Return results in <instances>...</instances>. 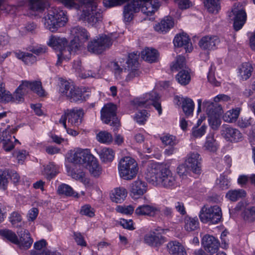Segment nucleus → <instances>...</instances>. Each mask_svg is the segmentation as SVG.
<instances>
[{
    "label": "nucleus",
    "instance_id": "obj_14",
    "mask_svg": "<svg viewBox=\"0 0 255 255\" xmlns=\"http://www.w3.org/2000/svg\"><path fill=\"white\" fill-rule=\"evenodd\" d=\"M201 161L200 155L196 152H192L187 154L185 163L190 171L199 174L201 170Z\"/></svg>",
    "mask_w": 255,
    "mask_h": 255
},
{
    "label": "nucleus",
    "instance_id": "obj_44",
    "mask_svg": "<svg viewBox=\"0 0 255 255\" xmlns=\"http://www.w3.org/2000/svg\"><path fill=\"white\" fill-rule=\"evenodd\" d=\"M16 57L21 59L26 64L29 65L34 63L36 60V58L31 53L18 52L16 53Z\"/></svg>",
    "mask_w": 255,
    "mask_h": 255
},
{
    "label": "nucleus",
    "instance_id": "obj_22",
    "mask_svg": "<svg viewBox=\"0 0 255 255\" xmlns=\"http://www.w3.org/2000/svg\"><path fill=\"white\" fill-rule=\"evenodd\" d=\"M145 243L153 247H158L165 242L164 238L161 234L151 232L146 234L144 237Z\"/></svg>",
    "mask_w": 255,
    "mask_h": 255
},
{
    "label": "nucleus",
    "instance_id": "obj_50",
    "mask_svg": "<svg viewBox=\"0 0 255 255\" xmlns=\"http://www.w3.org/2000/svg\"><path fill=\"white\" fill-rule=\"evenodd\" d=\"M12 99V95L5 90L4 84L0 81V102H9Z\"/></svg>",
    "mask_w": 255,
    "mask_h": 255
},
{
    "label": "nucleus",
    "instance_id": "obj_18",
    "mask_svg": "<svg viewBox=\"0 0 255 255\" xmlns=\"http://www.w3.org/2000/svg\"><path fill=\"white\" fill-rule=\"evenodd\" d=\"M222 136L227 140L238 142L242 137V133L239 130L227 125H223L221 130Z\"/></svg>",
    "mask_w": 255,
    "mask_h": 255
},
{
    "label": "nucleus",
    "instance_id": "obj_30",
    "mask_svg": "<svg viewBox=\"0 0 255 255\" xmlns=\"http://www.w3.org/2000/svg\"><path fill=\"white\" fill-rule=\"evenodd\" d=\"M29 13L30 15L36 16L37 12L42 11L45 7L44 0H29L28 1Z\"/></svg>",
    "mask_w": 255,
    "mask_h": 255
},
{
    "label": "nucleus",
    "instance_id": "obj_31",
    "mask_svg": "<svg viewBox=\"0 0 255 255\" xmlns=\"http://www.w3.org/2000/svg\"><path fill=\"white\" fill-rule=\"evenodd\" d=\"M253 70V65L251 63L244 62L238 67L239 76L243 80H247L251 76Z\"/></svg>",
    "mask_w": 255,
    "mask_h": 255
},
{
    "label": "nucleus",
    "instance_id": "obj_39",
    "mask_svg": "<svg viewBox=\"0 0 255 255\" xmlns=\"http://www.w3.org/2000/svg\"><path fill=\"white\" fill-rule=\"evenodd\" d=\"M218 145L214 138V134L209 133L206 137V141L203 146L205 150L210 152H215L218 149Z\"/></svg>",
    "mask_w": 255,
    "mask_h": 255
},
{
    "label": "nucleus",
    "instance_id": "obj_29",
    "mask_svg": "<svg viewBox=\"0 0 255 255\" xmlns=\"http://www.w3.org/2000/svg\"><path fill=\"white\" fill-rule=\"evenodd\" d=\"M84 112L82 109H73L68 111L67 117L68 118V122L72 125H78L82 122L84 116Z\"/></svg>",
    "mask_w": 255,
    "mask_h": 255
},
{
    "label": "nucleus",
    "instance_id": "obj_35",
    "mask_svg": "<svg viewBox=\"0 0 255 255\" xmlns=\"http://www.w3.org/2000/svg\"><path fill=\"white\" fill-rule=\"evenodd\" d=\"M141 56L145 61L152 63L156 61L158 53L154 49L145 48L141 51Z\"/></svg>",
    "mask_w": 255,
    "mask_h": 255
},
{
    "label": "nucleus",
    "instance_id": "obj_21",
    "mask_svg": "<svg viewBox=\"0 0 255 255\" xmlns=\"http://www.w3.org/2000/svg\"><path fill=\"white\" fill-rule=\"evenodd\" d=\"M173 43L175 46L183 47L186 52H190L193 49L190 39L185 33L177 34L174 37Z\"/></svg>",
    "mask_w": 255,
    "mask_h": 255
},
{
    "label": "nucleus",
    "instance_id": "obj_4",
    "mask_svg": "<svg viewBox=\"0 0 255 255\" xmlns=\"http://www.w3.org/2000/svg\"><path fill=\"white\" fill-rule=\"evenodd\" d=\"M118 170L121 177L125 180H131L135 178L137 174V163L130 157H124L119 162Z\"/></svg>",
    "mask_w": 255,
    "mask_h": 255
},
{
    "label": "nucleus",
    "instance_id": "obj_33",
    "mask_svg": "<svg viewBox=\"0 0 255 255\" xmlns=\"http://www.w3.org/2000/svg\"><path fill=\"white\" fill-rule=\"evenodd\" d=\"M167 248L169 254L172 255H186L185 248L179 242H170L168 243Z\"/></svg>",
    "mask_w": 255,
    "mask_h": 255
},
{
    "label": "nucleus",
    "instance_id": "obj_41",
    "mask_svg": "<svg viewBox=\"0 0 255 255\" xmlns=\"http://www.w3.org/2000/svg\"><path fill=\"white\" fill-rule=\"evenodd\" d=\"M246 192L243 189L230 190L226 193V197L230 201L235 202L245 197Z\"/></svg>",
    "mask_w": 255,
    "mask_h": 255
},
{
    "label": "nucleus",
    "instance_id": "obj_40",
    "mask_svg": "<svg viewBox=\"0 0 255 255\" xmlns=\"http://www.w3.org/2000/svg\"><path fill=\"white\" fill-rule=\"evenodd\" d=\"M176 80L181 85L188 84L191 80V75L188 69L180 70L176 75Z\"/></svg>",
    "mask_w": 255,
    "mask_h": 255
},
{
    "label": "nucleus",
    "instance_id": "obj_37",
    "mask_svg": "<svg viewBox=\"0 0 255 255\" xmlns=\"http://www.w3.org/2000/svg\"><path fill=\"white\" fill-rule=\"evenodd\" d=\"M184 229L188 232L199 229V222L198 219L196 217H186L184 219Z\"/></svg>",
    "mask_w": 255,
    "mask_h": 255
},
{
    "label": "nucleus",
    "instance_id": "obj_3",
    "mask_svg": "<svg viewBox=\"0 0 255 255\" xmlns=\"http://www.w3.org/2000/svg\"><path fill=\"white\" fill-rule=\"evenodd\" d=\"M203 105L204 110L208 116L209 126L214 130L218 129L222 123L220 117L223 113L222 107L208 100H205L203 102Z\"/></svg>",
    "mask_w": 255,
    "mask_h": 255
},
{
    "label": "nucleus",
    "instance_id": "obj_5",
    "mask_svg": "<svg viewBox=\"0 0 255 255\" xmlns=\"http://www.w3.org/2000/svg\"><path fill=\"white\" fill-rule=\"evenodd\" d=\"M29 89L36 93L39 96L43 97L45 95L40 81H24L19 86L13 95H12V99L10 102L21 101L23 99L24 95L28 92Z\"/></svg>",
    "mask_w": 255,
    "mask_h": 255
},
{
    "label": "nucleus",
    "instance_id": "obj_9",
    "mask_svg": "<svg viewBox=\"0 0 255 255\" xmlns=\"http://www.w3.org/2000/svg\"><path fill=\"white\" fill-rule=\"evenodd\" d=\"M93 157L90 150L88 148H76L70 150L67 154V159L69 161L82 167H84Z\"/></svg>",
    "mask_w": 255,
    "mask_h": 255
},
{
    "label": "nucleus",
    "instance_id": "obj_7",
    "mask_svg": "<svg viewBox=\"0 0 255 255\" xmlns=\"http://www.w3.org/2000/svg\"><path fill=\"white\" fill-rule=\"evenodd\" d=\"M222 215L221 209L217 205L210 207L204 206L199 214L201 222L209 224H218L221 220Z\"/></svg>",
    "mask_w": 255,
    "mask_h": 255
},
{
    "label": "nucleus",
    "instance_id": "obj_54",
    "mask_svg": "<svg viewBox=\"0 0 255 255\" xmlns=\"http://www.w3.org/2000/svg\"><path fill=\"white\" fill-rule=\"evenodd\" d=\"M22 218L21 215L17 212H13L10 217V221L12 226L14 227H21L23 223L21 222Z\"/></svg>",
    "mask_w": 255,
    "mask_h": 255
},
{
    "label": "nucleus",
    "instance_id": "obj_60",
    "mask_svg": "<svg viewBox=\"0 0 255 255\" xmlns=\"http://www.w3.org/2000/svg\"><path fill=\"white\" fill-rule=\"evenodd\" d=\"M117 211L126 215L131 214L134 211V207L131 205L118 206L116 208Z\"/></svg>",
    "mask_w": 255,
    "mask_h": 255
},
{
    "label": "nucleus",
    "instance_id": "obj_59",
    "mask_svg": "<svg viewBox=\"0 0 255 255\" xmlns=\"http://www.w3.org/2000/svg\"><path fill=\"white\" fill-rule=\"evenodd\" d=\"M129 0H104V5L108 8L121 5Z\"/></svg>",
    "mask_w": 255,
    "mask_h": 255
},
{
    "label": "nucleus",
    "instance_id": "obj_64",
    "mask_svg": "<svg viewBox=\"0 0 255 255\" xmlns=\"http://www.w3.org/2000/svg\"><path fill=\"white\" fill-rule=\"evenodd\" d=\"M120 224L125 229L132 230L134 228L133 226V222L131 220L122 219L120 220Z\"/></svg>",
    "mask_w": 255,
    "mask_h": 255
},
{
    "label": "nucleus",
    "instance_id": "obj_45",
    "mask_svg": "<svg viewBox=\"0 0 255 255\" xmlns=\"http://www.w3.org/2000/svg\"><path fill=\"white\" fill-rule=\"evenodd\" d=\"M162 143L167 146H175L178 142L177 138L171 134L166 133L160 137Z\"/></svg>",
    "mask_w": 255,
    "mask_h": 255
},
{
    "label": "nucleus",
    "instance_id": "obj_58",
    "mask_svg": "<svg viewBox=\"0 0 255 255\" xmlns=\"http://www.w3.org/2000/svg\"><path fill=\"white\" fill-rule=\"evenodd\" d=\"M95 210L88 204L85 205L81 207L80 213L89 217H93L95 216Z\"/></svg>",
    "mask_w": 255,
    "mask_h": 255
},
{
    "label": "nucleus",
    "instance_id": "obj_53",
    "mask_svg": "<svg viewBox=\"0 0 255 255\" xmlns=\"http://www.w3.org/2000/svg\"><path fill=\"white\" fill-rule=\"evenodd\" d=\"M57 173L56 167L53 164L47 165L44 168V173L47 178L49 180L53 178Z\"/></svg>",
    "mask_w": 255,
    "mask_h": 255
},
{
    "label": "nucleus",
    "instance_id": "obj_38",
    "mask_svg": "<svg viewBox=\"0 0 255 255\" xmlns=\"http://www.w3.org/2000/svg\"><path fill=\"white\" fill-rule=\"evenodd\" d=\"M67 172L68 174L73 178L81 181L84 185H87L89 184V179L86 177L85 172L84 171L83 169L81 170L79 168L76 169V170H75L74 172H70L69 170H68Z\"/></svg>",
    "mask_w": 255,
    "mask_h": 255
},
{
    "label": "nucleus",
    "instance_id": "obj_43",
    "mask_svg": "<svg viewBox=\"0 0 255 255\" xmlns=\"http://www.w3.org/2000/svg\"><path fill=\"white\" fill-rule=\"evenodd\" d=\"M97 139L101 143L109 144L113 141V137L111 133L107 131H101L96 136Z\"/></svg>",
    "mask_w": 255,
    "mask_h": 255
},
{
    "label": "nucleus",
    "instance_id": "obj_17",
    "mask_svg": "<svg viewBox=\"0 0 255 255\" xmlns=\"http://www.w3.org/2000/svg\"><path fill=\"white\" fill-rule=\"evenodd\" d=\"M147 191V185L145 182L136 180L129 187V195L134 200L140 198Z\"/></svg>",
    "mask_w": 255,
    "mask_h": 255
},
{
    "label": "nucleus",
    "instance_id": "obj_13",
    "mask_svg": "<svg viewBox=\"0 0 255 255\" xmlns=\"http://www.w3.org/2000/svg\"><path fill=\"white\" fill-rule=\"evenodd\" d=\"M138 55L134 52L129 53L128 59L127 61L128 65V71L125 80L126 81H130L134 78L138 77L140 74V72L138 69Z\"/></svg>",
    "mask_w": 255,
    "mask_h": 255
},
{
    "label": "nucleus",
    "instance_id": "obj_20",
    "mask_svg": "<svg viewBox=\"0 0 255 255\" xmlns=\"http://www.w3.org/2000/svg\"><path fill=\"white\" fill-rule=\"evenodd\" d=\"M160 212L159 207L149 204H143L138 206L134 213L137 216H148L154 217Z\"/></svg>",
    "mask_w": 255,
    "mask_h": 255
},
{
    "label": "nucleus",
    "instance_id": "obj_61",
    "mask_svg": "<svg viewBox=\"0 0 255 255\" xmlns=\"http://www.w3.org/2000/svg\"><path fill=\"white\" fill-rule=\"evenodd\" d=\"M74 239L78 245L85 247L87 245L83 235L79 232L74 233Z\"/></svg>",
    "mask_w": 255,
    "mask_h": 255
},
{
    "label": "nucleus",
    "instance_id": "obj_32",
    "mask_svg": "<svg viewBox=\"0 0 255 255\" xmlns=\"http://www.w3.org/2000/svg\"><path fill=\"white\" fill-rule=\"evenodd\" d=\"M176 99L181 102L182 108L186 116H189L193 114L194 109V103L193 101L188 97H177Z\"/></svg>",
    "mask_w": 255,
    "mask_h": 255
},
{
    "label": "nucleus",
    "instance_id": "obj_8",
    "mask_svg": "<svg viewBox=\"0 0 255 255\" xmlns=\"http://www.w3.org/2000/svg\"><path fill=\"white\" fill-rule=\"evenodd\" d=\"M159 99V97L157 93L155 91H151L143 95L141 97L134 99L131 103L133 106L136 108H147L150 105H153L157 110L158 114L160 115L162 110L160 104L158 102Z\"/></svg>",
    "mask_w": 255,
    "mask_h": 255
},
{
    "label": "nucleus",
    "instance_id": "obj_34",
    "mask_svg": "<svg viewBox=\"0 0 255 255\" xmlns=\"http://www.w3.org/2000/svg\"><path fill=\"white\" fill-rule=\"evenodd\" d=\"M84 167L88 169L90 173L95 177L99 176L102 172L101 167L97 158L94 156Z\"/></svg>",
    "mask_w": 255,
    "mask_h": 255
},
{
    "label": "nucleus",
    "instance_id": "obj_16",
    "mask_svg": "<svg viewBox=\"0 0 255 255\" xmlns=\"http://www.w3.org/2000/svg\"><path fill=\"white\" fill-rule=\"evenodd\" d=\"M48 45L52 47L57 53L58 61L56 65H61L63 60L64 39L57 36L52 35L50 37Z\"/></svg>",
    "mask_w": 255,
    "mask_h": 255
},
{
    "label": "nucleus",
    "instance_id": "obj_28",
    "mask_svg": "<svg viewBox=\"0 0 255 255\" xmlns=\"http://www.w3.org/2000/svg\"><path fill=\"white\" fill-rule=\"evenodd\" d=\"M127 194L128 192L125 187H116L111 191L110 198L114 202L121 203L125 200Z\"/></svg>",
    "mask_w": 255,
    "mask_h": 255
},
{
    "label": "nucleus",
    "instance_id": "obj_19",
    "mask_svg": "<svg viewBox=\"0 0 255 255\" xmlns=\"http://www.w3.org/2000/svg\"><path fill=\"white\" fill-rule=\"evenodd\" d=\"M17 234L18 236L17 245L21 249L25 250L29 249L33 243V240L28 231L25 229L20 228L17 231Z\"/></svg>",
    "mask_w": 255,
    "mask_h": 255
},
{
    "label": "nucleus",
    "instance_id": "obj_24",
    "mask_svg": "<svg viewBox=\"0 0 255 255\" xmlns=\"http://www.w3.org/2000/svg\"><path fill=\"white\" fill-rule=\"evenodd\" d=\"M174 19L170 16H165L160 22L154 26V30L159 33L164 34L168 32L174 26Z\"/></svg>",
    "mask_w": 255,
    "mask_h": 255
},
{
    "label": "nucleus",
    "instance_id": "obj_55",
    "mask_svg": "<svg viewBox=\"0 0 255 255\" xmlns=\"http://www.w3.org/2000/svg\"><path fill=\"white\" fill-rule=\"evenodd\" d=\"M149 117L148 113L145 110L138 111L134 117V120L139 124H143Z\"/></svg>",
    "mask_w": 255,
    "mask_h": 255
},
{
    "label": "nucleus",
    "instance_id": "obj_49",
    "mask_svg": "<svg viewBox=\"0 0 255 255\" xmlns=\"http://www.w3.org/2000/svg\"><path fill=\"white\" fill-rule=\"evenodd\" d=\"M230 180L225 175H221L217 179L216 185L221 189L225 190L228 189L230 186Z\"/></svg>",
    "mask_w": 255,
    "mask_h": 255
},
{
    "label": "nucleus",
    "instance_id": "obj_48",
    "mask_svg": "<svg viewBox=\"0 0 255 255\" xmlns=\"http://www.w3.org/2000/svg\"><path fill=\"white\" fill-rule=\"evenodd\" d=\"M0 235L13 244L17 245L18 237L14 232L9 230H0Z\"/></svg>",
    "mask_w": 255,
    "mask_h": 255
},
{
    "label": "nucleus",
    "instance_id": "obj_1",
    "mask_svg": "<svg viewBox=\"0 0 255 255\" xmlns=\"http://www.w3.org/2000/svg\"><path fill=\"white\" fill-rule=\"evenodd\" d=\"M145 178L150 184L167 189H174L178 186L175 175L165 165L157 162L148 164Z\"/></svg>",
    "mask_w": 255,
    "mask_h": 255
},
{
    "label": "nucleus",
    "instance_id": "obj_10",
    "mask_svg": "<svg viewBox=\"0 0 255 255\" xmlns=\"http://www.w3.org/2000/svg\"><path fill=\"white\" fill-rule=\"evenodd\" d=\"M70 34L73 38L70 42V50H76L82 47L89 39L90 34L88 31L82 27L77 26L72 28Z\"/></svg>",
    "mask_w": 255,
    "mask_h": 255
},
{
    "label": "nucleus",
    "instance_id": "obj_27",
    "mask_svg": "<svg viewBox=\"0 0 255 255\" xmlns=\"http://www.w3.org/2000/svg\"><path fill=\"white\" fill-rule=\"evenodd\" d=\"M220 43L219 38L216 36L203 37L199 42V46L205 50H214Z\"/></svg>",
    "mask_w": 255,
    "mask_h": 255
},
{
    "label": "nucleus",
    "instance_id": "obj_23",
    "mask_svg": "<svg viewBox=\"0 0 255 255\" xmlns=\"http://www.w3.org/2000/svg\"><path fill=\"white\" fill-rule=\"evenodd\" d=\"M8 176L13 183H18L20 179L19 175L14 171L10 172L4 170L0 171V189L5 190L8 183L7 176Z\"/></svg>",
    "mask_w": 255,
    "mask_h": 255
},
{
    "label": "nucleus",
    "instance_id": "obj_25",
    "mask_svg": "<svg viewBox=\"0 0 255 255\" xmlns=\"http://www.w3.org/2000/svg\"><path fill=\"white\" fill-rule=\"evenodd\" d=\"M202 244L205 249L211 254L216 253L219 247L218 241L213 236L208 235L203 237Z\"/></svg>",
    "mask_w": 255,
    "mask_h": 255
},
{
    "label": "nucleus",
    "instance_id": "obj_11",
    "mask_svg": "<svg viewBox=\"0 0 255 255\" xmlns=\"http://www.w3.org/2000/svg\"><path fill=\"white\" fill-rule=\"evenodd\" d=\"M113 38L111 36L102 35L97 39L91 40L88 45L89 52L96 54L102 53L112 44Z\"/></svg>",
    "mask_w": 255,
    "mask_h": 255
},
{
    "label": "nucleus",
    "instance_id": "obj_2",
    "mask_svg": "<svg viewBox=\"0 0 255 255\" xmlns=\"http://www.w3.org/2000/svg\"><path fill=\"white\" fill-rule=\"evenodd\" d=\"M160 5L158 0H131L124 7V20L125 22L130 21L140 9L143 14L147 16L152 15Z\"/></svg>",
    "mask_w": 255,
    "mask_h": 255
},
{
    "label": "nucleus",
    "instance_id": "obj_15",
    "mask_svg": "<svg viewBox=\"0 0 255 255\" xmlns=\"http://www.w3.org/2000/svg\"><path fill=\"white\" fill-rule=\"evenodd\" d=\"M65 95L71 102H79L85 100L82 90L75 87L73 83L65 81Z\"/></svg>",
    "mask_w": 255,
    "mask_h": 255
},
{
    "label": "nucleus",
    "instance_id": "obj_47",
    "mask_svg": "<svg viewBox=\"0 0 255 255\" xmlns=\"http://www.w3.org/2000/svg\"><path fill=\"white\" fill-rule=\"evenodd\" d=\"M185 59L184 57L178 56L175 62H173L171 65V69L172 71H178L179 70L185 69Z\"/></svg>",
    "mask_w": 255,
    "mask_h": 255
},
{
    "label": "nucleus",
    "instance_id": "obj_12",
    "mask_svg": "<svg viewBox=\"0 0 255 255\" xmlns=\"http://www.w3.org/2000/svg\"><path fill=\"white\" fill-rule=\"evenodd\" d=\"M116 111L117 107L115 105L109 103L105 105L101 111V119L103 122L112 126L119 127Z\"/></svg>",
    "mask_w": 255,
    "mask_h": 255
},
{
    "label": "nucleus",
    "instance_id": "obj_57",
    "mask_svg": "<svg viewBox=\"0 0 255 255\" xmlns=\"http://www.w3.org/2000/svg\"><path fill=\"white\" fill-rule=\"evenodd\" d=\"M244 219L249 222H252L255 218V207H248L244 211Z\"/></svg>",
    "mask_w": 255,
    "mask_h": 255
},
{
    "label": "nucleus",
    "instance_id": "obj_63",
    "mask_svg": "<svg viewBox=\"0 0 255 255\" xmlns=\"http://www.w3.org/2000/svg\"><path fill=\"white\" fill-rule=\"evenodd\" d=\"M175 1L181 9H186L192 5L189 0H175Z\"/></svg>",
    "mask_w": 255,
    "mask_h": 255
},
{
    "label": "nucleus",
    "instance_id": "obj_46",
    "mask_svg": "<svg viewBox=\"0 0 255 255\" xmlns=\"http://www.w3.org/2000/svg\"><path fill=\"white\" fill-rule=\"evenodd\" d=\"M204 5L207 10L212 13L217 12L220 8L219 0H206Z\"/></svg>",
    "mask_w": 255,
    "mask_h": 255
},
{
    "label": "nucleus",
    "instance_id": "obj_42",
    "mask_svg": "<svg viewBox=\"0 0 255 255\" xmlns=\"http://www.w3.org/2000/svg\"><path fill=\"white\" fill-rule=\"evenodd\" d=\"M99 155L102 161L105 163L112 161L115 157V153L113 150L107 147L102 149L99 151Z\"/></svg>",
    "mask_w": 255,
    "mask_h": 255
},
{
    "label": "nucleus",
    "instance_id": "obj_26",
    "mask_svg": "<svg viewBox=\"0 0 255 255\" xmlns=\"http://www.w3.org/2000/svg\"><path fill=\"white\" fill-rule=\"evenodd\" d=\"M235 15L234 27L236 31L242 28L246 21L247 15L244 9L234 8L231 12Z\"/></svg>",
    "mask_w": 255,
    "mask_h": 255
},
{
    "label": "nucleus",
    "instance_id": "obj_56",
    "mask_svg": "<svg viewBox=\"0 0 255 255\" xmlns=\"http://www.w3.org/2000/svg\"><path fill=\"white\" fill-rule=\"evenodd\" d=\"M11 136L8 132L5 135L3 139H2L3 142V147L6 151H9L14 148V144L11 141Z\"/></svg>",
    "mask_w": 255,
    "mask_h": 255
},
{
    "label": "nucleus",
    "instance_id": "obj_62",
    "mask_svg": "<svg viewBox=\"0 0 255 255\" xmlns=\"http://www.w3.org/2000/svg\"><path fill=\"white\" fill-rule=\"evenodd\" d=\"M189 171L190 170L187 168L185 164L179 165L177 169L178 175L182 177L187 176L189 174Z\"/></svg>",
    "mask_w": 255,
    "mask_h": 255
},
{
    "label": "nucleus",
    "instance_id": "obj_6",
    "mask_svg": "<svg viewBox=\"0 0 255 255\" xmlns=\"http://www.w3.org/2000/svg\"><path fill=\"white\" fill-rule=\"evenodd\" d=\"M64 11L59 8L49 10L44 19L45 27L52 32H55L58 28L64 26Z\"/></svg>",
    "mask_w": 255,
    "mask_h": 255
},
{
    "label": "nucleus",
    "instance_id": "obj_36",
    "mask_svg": "<svg viewBox=\"0 0 255 255\" xmlns=\"http://www.w3.org/2000/svg\"><path fill=\"white\" fill-rule=\"evenodd\" d=\"M241 110V108L237 107L227 111L223 116V120L229 123L236 122L240 114Z\"/></svg>",
    "mask_w": 255,
    "mask_h": 255
},
{
    "label": "nucleus",
    "instance_id": "obj_52",
    "mask_svg": "<svg viewBox=\"0 0 255 255\" xmlns=\"http://www.w3.org/2000/svg\"><path fill=\"white\" fill-rule=\"evenodd\" d=\"M114 69L115 76L117 79L120 80L126 78L128 69L122 68L117 63H115L114 65Z\"/></svg>",
    "mask_w": 255,
    "mask_h": 255
},
{
    "label": "nucleus",
    "instance_id": "obj_51",
    "mask_svg": "<svg viewBox=\"0 0 255 255\" xmlns=\"http://www.w3.org/2000/svg\"><path fill=\"white\" fill-rule=\"evenodd\" d=\"M207 126L202 125L201 127H194L192 129V136L194 138H200L204 135L206 131Z\"/></svg>",
    "mask_w": 255,
    "mask_h": 255
}]
</instances>
